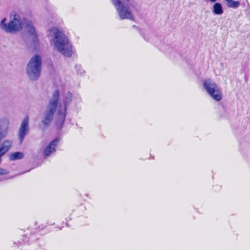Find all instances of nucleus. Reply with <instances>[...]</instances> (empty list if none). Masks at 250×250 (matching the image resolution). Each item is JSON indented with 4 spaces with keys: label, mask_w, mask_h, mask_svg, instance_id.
I'll use <instances>...</instances> for the list:
<instances>
[{
    "label": "nucleus",
    "mask_w": 250,
    "mask_h": 250,
    "mask_svg": "<svg viewBox=\"0 0 250 250\" xmlns=\"http://www.w3.org/2000/svg\"><path fill=\"white\" fill-rule=\"evenodd\" d=\"M59 91L55 90L49 99L42 121L45 126L49 125L53 120L55 113V123L57 126L60 128L65 121L66 115L67 106L71 103L72 94L67 91L64 95L62 103H59Z\"/></svg>",
    "instance_id": "nucleus-1"
},
{
    "label": "nucleus",
    "mask_w": 250,
    "mask_h": 250,
    "mask_svg": "<svg viewBox=\"0 0 250 250\" xmlns=\"http://www.w3.org/2000/svg\"><path fill=\"white\" fill-rule=\"evenodd\" d=\"M51 42L54 49L66 57H70L73 54L72 46L68 38L59 28L52 27L49 29Z\"/></svg>",
    "instance_id": "nucleus-2"
},
{
    "label": "nucleus",
    "mask_w": 250,
    "mask_h": 250,
    "mask_svg": "<svg viewBox=\"0 0 250 250\" xmlns=\"http://www.w3.org/2000/svg\"><path fill=\"white\" fill-rule=\"evenodd\" d=\"M121 20H134V13L138 12L135 0H111Z\"/></svg>",
    "instance_id": "nucleus-3"
},
{
    "label": "nucleus",
    "mask_w": 250,
    "mask_h": 250,
    "mask_svg": "<svg viewBox=\"0 0 250 250\" xmlns=\"http://www.w3.org/2000/svg\"><path fill=\"white\" fill-rule=\"evenodd\" d=\"M6 18H3L0 22V28L4 32L13 34L21 30L23 26V21L19 14L13 12L10 15V21L6 23Z\"/></svg>",
    "instance_id": "nucleus-4"
},
{
    "label": "nucleus",
    "mask_w": 250,
    "mask_h": 250,
    "mask_svg": "<svg viewBox=\"0 0 250 250\" xmlns=\"http://www.w3.org/2000/svg\"><path fill=\"white\" fill-rule=\"evenodd\" d=\"M42 58L40 56H33L28 62L25 69L26 75L31 81H37L41 75Z\"/></svg>",
    "instance_id": "nucleus-5"
},
{
    "label": "nucleus",
    "mask_w": 250,
    "mask_h": 250,
    "mask_svg": "<svg viewBox=\"0 0 250 250\" xmlns=\"http://www.w3.org/2000/svg\"><path fill=\"white\" fill-rule=\"evenodd\" d=\"M203 87L208 95L216 101L222 99V92L218 85L210 79H205L203 82Z\"/></svg>",
    "instance_id": "nucleus-6"
},
{
    "label": "nucleus",
    "mask_w": 250,
    "mask_h": 250,
    "mask_svg": "<svg viewBox=\"0 0 250 250\" xmlns=\"http://www.w3.org/2000/svg\"><path fill=\"white\" fill-rule=\"evenodd\" d=\"M29 118L26 116L22 121L18 131V137L20 143H21L25 136L27 134L29 130Z\"/></svg>",
    "instance_id": "nucleus-7"
},
{
    "label": "nucleus",
    "mask_w": 250,
    "mask_h": 250,
    "mask_svg": "<svg viewBox=\"0 0 250 250\" xmlns=\"http://www.w3.org/2000/svg\"><path fill=\"white\" fill-rule=\"evenodd\" d=\"M59 142V139H55L53 140L43 150V155L47 157L50 155L52 153L55 151V148L58 145Z\"/></svg>",
    "instance_id": "nucleus-8"
},
{
    "label": "nucleus",
    "mask_w": 250,
    "mask_h": 250,
    "mask_svg": "<svg viewBox=\"0 0 250 250\" xmlns=\"http://www.w3.org/2000/svg\"><path fill=\"white\" fill-rule=\"evenodd\" d=\"M25 28L26 31L33 36L34 41L37 40V35L34 27L31 21L26 22Z\"/></svg>",
    "instance_id": "nucleus-9"
},
{
    "label": "nucleus",
    "mask_w": 250,
    "mask_h": 250,
    "mask_svg": "<svg viewBox=\"0 0 250 250\" xmlns=\"http://www.w3.org/2000/svg\"><path fill=\"white\" fill-rule=\"evenodd\" d=\"M212 12L215 15H222L224 12L222 5L218 2L215 3L213 6Z\"/></svg>",
    "instance_id": "nucleus-10"
},
{
    "label": "nucleus",
    "mask_w": 250,
    "mask_h": 250,
    "mask_svg": "<svg viewBox=\"0 0 250 250\" xmlns=\"http://www.w3.org/2000/svg\"><path fill=\"white\" fill-rule=\"evenodd\" d=\"M9 157L11 161L20 160L23 158L24 154L21 152H16L10 153Z\"/></svg>",
    "instance_id": "nucleus-11"
},
{
    "label": "nucleus",
    "mask_w": 250,
    "mask_h": 250,
    "mask_svg": "<svg viewBox=\"0 0 250 250\" xmlns=\"http://www.w3.org/2000/svg\"><path fill=\"white\" fill-rule=\"evenodd\" d=\"M227 3L228 7L232 8H237L240 6V2L238 1H234L233 0H224Z\"/></svg>",
    "instance_id": "nucleus-12"
},
{
    "label": "nucleus",
    "mask_w": 250,
    "mask_h": 250,
    "mask_svg": "<svg viewBox=\"0 0 250 250\" xmlns=\"http://www.w3.org/2000/svg\"><path fill=\"white\" fill-rule=\"evenodd\" d=\"M9 173L6 169L0 168V175H6Z\"/></svg>",
    "instance_id": "nucleus-13"
}]
</instances>
